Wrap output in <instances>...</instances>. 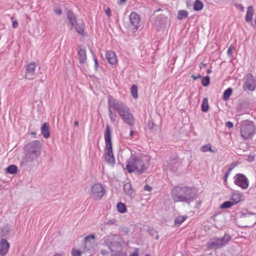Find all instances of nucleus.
<instances>
[{"label":"nucleus","mask_w":256,"mask_h":256,"mask_svg":"<svg viewBox=\"0 0 256 256\" xmlns=\"http://www.w3.org/2000/svg\"><path fill=\"white\" fill-rule=\"evenodd\" d=\"M188 16V12L186 10H180L178 11L177 18L179 20H182Z\"/></svg>","instance_id":"nucleus-25"},{"label":"nucleus","mask_w":256,"mask_h":256,"mask_svg":"<svg viewBox=\"0 0 256 256\" xmlns=\"http://www.w3.org/2000/svg\"><path fill=\"white\" fill-rule=\"evenodd\" d=\"M74 125H75L76 126H78V122H74Z\"/></svg>","instance_id":"nucleus-56"},{"label":"nucleus","mask_w":256,"mask_h":256,"mask_svg":"<svg viewBox=\"0 0 256 256\" xmlns=\"http://www.w3.org/2000/svg\"><path fill=\"white\" fill-rule=\"evenodd\" d=\"M30 146L31 152L30 154H28L26 156L28 158H30V160H32L40 154V142L38 140H35L30 143Z\"/></svg>","instance_id":"nucleus-11"},{"label":"nucleus","mask_w":256,"mask_h":256,"mask_svg":"<svg viewBox=\"0 0 256 256\" xmlns=\"http://www.w3.org/2000/svg\"><path fill=\"white\" fill-rule=\"evenodd\" d=\"M202 110L204 112H206L209 109L208 100L207 98H204L201 106Z\"/></svg>","instance_id":"nucleus-26"},{"label":"nucleus","mask_w":256,"mask_h":256,"mask_svg":"<svg viewBox=\"0 0 256 256\" xmlns=\"http://www.w3.org/2000/svg\"><path fill=\"white\" fill-rule=\"evenodd\" d=\"M191 77L194 80H196L197 78L194 75H192Z\"/></svg>","instance_id":"nucleus-54"},{"label":"nucleus","mask_w":256,"mask_h":256,"mask_svg":"<svg viewBox=\"0 0 256 256\" xmlns=\"http://www.w3.org/2000/svg\"><path fill=\"white\" fill-rule=\"evenodd\" d=\"M6 171L10 174H16L18 172V167L16 165H10L7 168Z\"/></svg>","instance_id":"nucleus-27"},{"label":"nucleus","mask_w":256,"mask_h":256,"mask_svg":"<svg viewBox=\"0 0 256 256\" xmlns=\"http://www.w3.org/2000/svg\"><path fill=\"white\" fill-rule=\"evenodd\" d=\"M41 132L43 136L45 138H48L50 136V128L47 123H44L41 128Z\"/></svg>","instance_id":"nucleus-22"},{"label":"nucleus","mask_w":256,"mask_h":256,"mask_svg":"<svg viewBox=\"0 0 256 256\" xmlns=\"http://www.w3.org/2000/svg\"><path fill=\"white\" fill-rule=\"evenodd\" d=\"M10 248V244L4 238L0 240V255L4 256L8 253Z\"/></svg>","instance_id":"nucleus-17"},{"label":"nucleus","mask_w":256,"mask_h":256,"mask_svg":"<svg viewBox=\"0 0 256 256\" xmlns=\"http://www.w3.org/2000/svg\"><path fill=\"white\" fill-rule=\"evenodd\" d=\"M234 182L242 189H246L249 186V182L246 177L243 174H236L234 177Z\"/></svg>","instance_id":"nucleus-10"},{"label":"nucleus","mask_w":256,"mask_h":256,"mask_svg":"<svg viewBox=\"0 0 256 256\" xmlns=\"http://www.w3.org/2000/svg\"><path fill=\"white\" fill-rule=\"evenodd\" d=\"M100 254L104 256H108L109 253L108 251L104 249H102L100 250Z\"/></svg>","instance_id":"nucleus-40"},{"label":"nucleus","mask_w":256,"mask_h":256,"mask_svg":"<svg viewBox=\"0 0 256 256\" xmlns=\"http://www.w3.org/2000/svg\"><path fill=\"white\" fill-rule=\"evenodd\" d=\"M145 256H149V255L147 254V255H146Z\"/></svg>","instance_id":"nucleus-61"},{"label":"nucleus","mask_w":256,"mask_h":256,"mask_svg":"<svg viewBox=\"0 0 256 256\" xmlns=\"http://www.w3.org/2000/svg\"><path fill=\"white\" fill-rule=\"evenodd\" d=\"M95 236L94 234H90L84 238V246L82 252L86 253L88 256L93 253L96 246Z\"/></svg>","instance_id":"nucleus-7"},{"label":"nucleus","mask_w":256,"mask_h":256,"mask_svg":"<svg viewBox=\"0 0 256 256\" xmlns=\"http://www.w3.org/2000/svg\"><path fill=\"white\" fill-rule=\"evenodd\" d=\"M241 218L246 220L250 221L251 223H254L256 220V216L252 213L247 212L242 214Z\"/></svg>","instance_id":"nucleus-20"},{"label":"nucleus","mask_w":256,"mask_h":256,"mask_svg":"<svg viewBox=\"0 0 256 256\" xmlns=\"http://www.w3.org/2000/svg\"><path fill=\"white\" fill-rule=\"evenodd\" d=\"M2 233L0 234V238L1 236H6L10 231V226L8 225H6L2 228H0Z\"/></svg>","instance_id":"nucleus-29"},{"label":"nucleus","mask_w":256,"mask_h":256,"mask_svg":"<svg viewBox=\"0 0 256 256\" xmlns=\"http://www.w3.org/2000/svg\"><path fill=\"white\" fill-rule=\"evenodd\" d=\"M124 190L127 194L130 196L134 195V192L132 188V184L130 182H126L124 184Z\"/></svg>","instance_id":"nucleus-23"},{"label":"nucleus","mask_w":256,"mask_h":256,"mask_svg":"<svg viewBox=\"0 0 256 256\" xmlns=\"http://www.w3.org/2000/svg\"><path fill=\"white\" fill-rule=\"evenodd\" d=\"M12 27L14 28H16L18 26V24L16 20H14V18H12Z\"/></svg>","instance_id":"nucleus-39"},{"label":"nucleus","mask_w":256,"mask_h":256,"mask_svg":"<svg viewBox=\"0 0 256 256\" xmlns=\"http://www.w3.org/2000/svg\"><path fill=\"white\" fill-rule=\"evenodd\" d=\"M231 236L225 234L222 238H211L207 244V246L210 249H218L226 246L230 240Z\"/></svg>","instance_id":"nucleus-6"},{"label":"nucleus","mask_w":256,"mask_h":256,"mask_svg":"<svg viewBox=\"0 0 256 256\" xmlns=\"http://www.w3.org/2000/svg\"><path fill=\"white\" fill-rule=\"evenodd\" d=\"M203 8V4L200 2L199 0H196L194 8L195 10H201Z\"/></svg>","instance_id":"nucleus-31"},{"label":"nucleus","mask_w":256,"mask_h":256,"mask_svg":"<svg viewBox=\"0 0 256 256\" xmlns=\"http://www.w3.org/2000/svg\"><path fill=\"white\" fill-rule=\"evenodd\" d=\"M104 140L106 147L104 150V159L106 162L110 166H114L116 162L112 149L110 130L109 126H106L104 132Z\"/></svg>","instance_id":"nucleus-4"},{"label":"nucleus","mask_w":256,"mask_h":256,"mask_svg":"<svg viewBox=\"0 0 256 256\" xmlns=\"http://www.w3.org/2000/svg\"><path fill=\"white\" fill-rule=\"evenodd\" d=\"M226 126L227 128H231L233 127L234 125H233V124L230 122H227L226 123Z\"/></svg>","instance_id":"nucleus-41"},{"label":"nucleus","mask_w":256,"mask_h":256,"mask_svg":"<svg viewBox=\"0 0 256 256\" xmlns=\"http://www.w3.org/2000/svg\"><path fill=\"white\" fill-rule=\"evenodd\" d=\"M116 220H112L109 221V223L111 224H114L115 223Z\"/></svg>","instance_id":"nucleus-51"},{"label":"nucleus","mask_w":256,"mask_h":256,"mask_svg":"<svg viewBox=\"0 0 256 256\" xmlns=\"http://www.w3.org/2000/svg\"><path fill=\"white\" fill-rule=\"evenodd\" d=\"M240 200V196L238 193H233L230 201H227L222 204L220 208H230L234 204L238 203Z\"/></svg>","instance_id":"nucleus-12"},{"label":"nucleus","mask_w":256,"mask_h":256,"mask_svg":"<svg viewBox=\"0 0 256 256\" xmlns=\"http://www.w3.org/2000/svg\"><path fill=\"white\" fill-rule=\"evenodd\" d=\"M78 54L80 62L82 64L86 62L87 60L86 50L84 48H80L78 50Z\"/></svg>","instance_id":"nucleus-18"},{"label":"nucleus","mask_w":256,"mask_h":256,"mask_svg":"<svg viewBox=\"0 0 256 256\" xmlns=\"http://www.w3.org/2000/svg\"><path fill=\"white\" fill-rule=\"evenodd\" d=\"M54 12L58 15H60L62 14V10L60 8H56L54 10Z\"/></svg>","instance_id":"nucleus-44"},{"label":"nucleus","mask_w":256,"mask_h":256,"mask_svg":"<svg viewBox=\"0 0 256 256\" xmlns=\"http://www.w3.org/2000/svg\"><path fill=\"white\" fill-rule=\"evenodd\" d=\"M104 10L105 14H106V15L110 17L112 16L111 10H110V9L108 7L104 6Z\"/></svg>","instance_id":"nucleus-38"},{"label":"nucleus","mask_w":256,"mask_h":256,"mask_svg":"<svg viewBox=\"0 0 256 256\" xmlns=\"http://www.w3.org/2000/svg\"><path fill=\"white\" fill-rule=\"evenodd\" d=\"M253 160H254V158H253V156H248V160H249L250 162L253 161Z\"/></svg>","instance_id":"nucleus-50"},{"label":"nucleus","mask_w":256,"mask_h":256,"mask_svg":"<svg viewBox=\"0 0 256 256\" xmlns=\"http://www.w3.org/2000/svg\"><path fill=\"white\" fill-rule=\"evenodd\" d=\"M30 134H32V135H36V133H35V132H32L30 133Z\"/></svg>","instance_id":"nucleus-59"},{"label":"nucleus","mask_w":256,"mask_h":256,"mask_svg":"<svg viewBox=\"0 0 256 256\" xmlns=\"http://www.w3.org/2000/svg\"><path fill=\"white\" fill-rule=\"evenodd\" d=\"M106 58L108 62L112 65H116L117 64L118 60L116 54L111 51L108 50L106 52Z\"/></svg>","instance_id":"nucleus-16"},{"label":"nucleus","mask_w":256,"mask_h":256,"mask_svg":"<svg viewBox=\"0 0 256 256\" xmlns=\"http://www.w3.org/2000/svg\"><path fill=\"white\" fill-rule=\"evenodd\" d=\"M172 199L175 202H188L196 197V191L189 187H176L172 192Z\"/></svg>","instance_id":"nucleus-3"},{"label":"nucleus","mask_w":256,"mask_h":256,"mask_svg":"<svg viewBox=\"0 0 256 256\" xmlns=\"http://www.w3.org/2000/svg\"><path fill=\"white\" fill-rule=\"evenodd\" d=\"M150 158L146 155L132 156L126 162V168L128 172H144L148 168Z\"/></svg>","instance_id":"nucleus-2"},{"label":"nucleus","mask_w":256,"mask_h":256,"mask_svg":"<svg viewBox=\"0 0 256 256\" xmlns=\"http://www.w3.org/2000/svg\"><path fill=\"white\" fill-rule=\"evenodd\" d=\"M134 134V132L132 130H131L130 132V136H132Z\"/></svg>","instance_id":"nucleus-52"},{"label":"nucleus","mask_w":256,"mask_h":256,"mask_svg":"<svg viewBox=\"0 0 256 256\" xmlns=\"http://www.w3.org/2000/svg\"><path fill=\"white\" fill-rule=\"evenodd\" d=\"M254 14V10L252 6H248L246 15V20L247 22H250L252 20Z\"/></svg>","instance_id":"nucleus-21"},{"label":"nucleus","mask_w":256,"mask_h":256,"mask_svg":"<svg viewBox=\"0 0 256 256\" xmlns=\"http://www.w3.org/2000/svg\"><path fill=\"white\" fill-rule=\"evenodd\" d=\"M67 18L72 26H74L78 22L74 14L71 11L68 12Z\"/></svg>","instance_id":"nucleus-24"},{"label":"nucleus","mask_w":256,"mask_h":256,"mask_svg":"<svg viewBox=\"0 0 256 256\" xmlns=\"http://www.w3.org/2000/svg\"><path fill=\"white\" fill-rule=\"evenodd\" d=\"M130 93L132 96L134 98H137L138 97V88L136 85H132L130 88Z\"/></svg>","instance_id":"nucleus-30"},{"label":"nucleus","mask_w":256,"mask_h":256,"mask_svg":"<svg viewBox=\"0 0 256 256\" xmlns=\"http://www.w3.org/2000/svg\"><path fill=\"white\" fill-rule=\"evenodd\" d=\"M203 86H206L210 84V78L208 76L204 77L202 80Z\"/></svg>","instance_id":"nucleus-34"},{"label":"nucleus","mask_w":256,"mask_h":256,"mask_svg":"<svg viewBox=\"0 0 256 256\" xmlns=\"http://www.w3.org/2000/svg\"><path fill=\"white\" fill-rule=\"evenodd\" d=\"M110 256H127V254L125 252L122 251L114 252Z\"/></svg>","instance_id":"nucleus-37"},{"label":"nucleus","mask_w":256,"mask_h":256,"mask_svg":"<svg viewBox=\"0 0 256 256\" xmlns=\"http://www.w3.org/2000/svg\"><path fill=\"white\" fill-rule=\"evenodd\" d=\"M126 1V0H120V2L121 3L124 2Z\"/></svg>","instance_id":"nucleus-58"},{"label":"nucleus","mask_w":256,"mask_h":256,"mask_svg":"<svg viewBox=\"0 0 256 256\" xmlns=\"http://www.w3.org/2000/svg\"><path fill=\"white\" fill-rule=\"evenodd\" d=\"M156 238L158 239V236H156Z\"/></svg>","instance_id":"nucleus-60"},{"label":"nucleus","mask_w":256,"mask_h":256,"mask_svg":"<svg viewBox=\"0 0 256 256\" xmlns=\"http://www.w3.org/2000/svg\"><path fill=\"white\" fill-rule=\"evenodd\" d=\"M54 256H62V255L60 254H56Z\"/></svg>","instance_id":"nucleus-55"},{"label":"nucleus","mask_w":256,"mask_h":256,"mask_svg":"<svg viewBox=\"0 0 256 256\" xmlns=\"http://www.w3.org/2000/svg\"><path fill=\"white\" fill-rule=\"evenodd\" d=\"M129 20L130 24L134 28L138 30L140 28V18L138 14L134 12H132L129 16Z\"/></svg>","instance_id":"nucleus-14"},{"label":"nucleus","mask_w":256,"mask_h":256,"mask_svg":"<svg viewBox=\"0 0 256 256\" xmlns=\"http://www.w3.org/2000/svg\"><path fill=\"white\" fill-rule=\"evenodd\" d=\"M130 256H138V249H136L134 252L130 255Z\"/></svg>","instance_id":"nucleus-45"},{"label":"nucleus","mask_w":256,"mask_h":256,"mask_svg":"<svg viewBox=\"0 0 256 256\" xmlns=\"http://www.w3.org/2000/svg\"><path fill=\"white\" fill-rule=\"evenodd\" d=\"M202 152H206L208 151H210V152H214V150L212 149V146L210 144H208L204 146L202 148Z\"/></svg>","instance_id":"nucleus-33"},{"label":"nucleus","mask_w":256,"mask_h":256,"mask_svg":"<svg viewBox=\"0 0 256 256\" xmlns=\"http://www.w3.org/2000/svg\"><path fill=\"white\" fill-rule=\"evenodd\" d=\"M82 253H83L82 251L81 252L80 250H77L74 248H73L72 250V254L73 256H80Z\"/></svg>","instance_id":"nucleus-36"},{"label":"nucleus","mask_w":256,"mask_h":256,"mask_svg":"<svg viewBox=\"0 0 256 256\" xmlns=\"http://www.w3.org/2000/svg\"><path fill=\"white\" fill-rule=\"evenodd\" d=\"M232 88H227L224 92L223 99L224 100H226L229 99L230 97L232 94Z\"/></svg>","instance_id":"nucleus-28"},{"label":"nucleus","mask_w":256,"mask_h":256,"mask_svg":"<svg viewBox=\"0 0 256 256\" xmlns=\"http://www.w3.org/2000/svg\"><path fill=\"white\" fill-rule=\"evenodd\" d=\"M106 194V190L103 186L97 183L93 185L90 190V194L94 200L101 199Z\"/></svg>","instance_id":"nucleus-8"},{"label":"nucleus","mask_w":256,"mask_h":256,"mask_svg":"<svg viewBox=\"0 0 256 256\" xmlns=\"http://www.w3.org/2000/svg\"><path fill=\"white\" fill-rule=\"evenodd\" d=\"M114 239V237L110 236L108 240V241L106 242L109 248L112 253L122 252L121 245Z\"/></svg>","instance_id":"nucleus-13"},{"label":"nucleus","mask_w":256,"mask_h":256,"mask_svg":"<svg viewBox=\"0 0 256 256\" xmlns=\"http://www.w3.org/2000/svg\"><path fill=\"white\" fill-rule=\"evenodd\" d=\"M187 218V216H178L174 220V224H180L182 222H183Z\"/></svg>","instance_id":"nucleus-32"},{"label":"nucleus","mask_w":256,"mask_h":256,"mask_svg":"<svg viewBox=\"0 0 256 256\" xmlns=\"http://www.w3.org/2000/svg\"><path fill=\"white\" fill-rule=\"evenodd\" d=\"M94 62H95L96 67H97L98 66V60L96 59V58H94Z\"/></svg>","instance_id":"nucleus-49"},{"label":"nucleus","mask_w":256,"mask_h":256,"mask_svg":"<svg viewBox=\"0 0 256 256\" xmlns=\"http://www.w3.org/2000/svg\"><path fill=\"white\" fill-rule=\"evenodd\" d=\"M255 130V126L253 122L244 120L241 122L240 126V135L244 140L252 138L254 135Z\"/></svg>","instance_id":"nucleus-5"},{"label":"nucleus","mask_w":256,"mask_h":256,"mask_svg":"<svg viewBox=\"0 0 256 256\" xmlns=\"http://www.w3.org/2000/svg\"><path fill=\"white\" fill-rule=\"evenodd\" d=\"M108 104L118 112L124 122L130 126L134 125L135 118L134 114L130 112V108L122 102L114 100L112 96H110L108 97Z\"/></svg>","instance_id":"nucleus-1"},{"label":"nucleus","mask_w":256,"mask_h":256,"mask_svg":"<svg viewBox=\"0 0 256 256\" xmlns=\"http://www.w3.org/2000/svg\"><path fill=\"white\" fill-rule=\"evenodd\" d=\"M126 210L127 209H117V211L120 213V214H124V213H126Z\"/></svg>","instance_id":"nucleus-47"},{"label":"nucleus","mask_w":256,"mask_h":256,"mask_svg":"<svg viewBox=\"0 0 256 256\" xmlns=\"http://www.w3.org/2000/svg\"><path fill=\"white\" fill-rule=\"evenodd\" d=\"M36 65L34 62L29 63L26 68V78L31 80L33 78V76L35 75V69Z\"/></svg>","instance_id":"nucleus-15"},{"label":"nucleus","mask_w":256,"mask_h":256,"mask_svg":"<svg viewBox=\"0 0 256 256\" xmlns=\"http://www.w3.org/2000/svg\"><path fill=\"white\" fill-rule=\"evenodd\" d=\"M116 208H126V206L124 203L120 202L117 204Z\"/></svg>","instance_id":"nucleus-43"},{"label":"nucleus","mask_w":256,"mask_h":256,"mask_svg":"<svg viewBox=\"0 0 256 256\" xmlns=\"http://www.w3.org/2000/svg\"><path fill=\"white\" fill-rule=\"evenodd\" d=\"M76 32L82 36L84 35V24L82 22H77L73 26Z\"/></svg>","instance_id":"nucleus-19"},{"label":"nucleus","mask_w":256,"mask_h":256,"mask_svg":"<svg viewBox=\"0 0 256 256\" xmlns=\"http://www.w3.org/2000/svg\"><path fill=\"white\" fill-rule=\"evenodd\" d=\"M211 72H212V70H207V73H208V74H210V73H211Z\"/></svg>","instance_id":"nucleus-57"},{"label":"nucleus","mask_w":256,"mask_h":256,"mask_svg":"<svg viewBox=\"0 0 256 256\" xmlns=\"http://www.w3.org/2000/svg\"><path fill=\"white\" fill-rule=\"evenodd\" d=\"M256 88V82L253 75L250 73L246 75V80L244 84L243 88L245 91L252 92Z\"/></svg>","instance_id":"nucleus-9"},{"label":"nucleus","mask_w":256,"mask_h":256,"mask_svg":"<svg viewBox=\"0 0 256 256\" xmlns=\"http://www.w3.org/2000/svg\"><path fill=\"white\" fill-rule=\"evenodd\" d=\"M206 66V64L201 63L200 65V69L202 68H204Z\"/></svg>","instance_id":"nucleus-48"},{"label":"nucleus","mask_w":256,"mask_h":256,"mask_svg":"<svg viewBox=\"0 0 256 256\" xmlns=\"http://www.w3.org/2000/svg\"><path fill=\"white\" fill-rule=\"evenodd\" d=\"M108 107H109V108H108L109 116H110L111 122H114L116 121V116L115 114H113V112L111 110L112 108H110L109 106H108Z\"/></svg>","instance_id":"nucleus-35"},{"label":"nucleus","mask_w":256,"mask_h":256,"mask_svg":"<svg viewBox=\"0 0 256 256\" xmlns=\"http://www.w3.org/2000/svg\"><path fill=\"white\" fill-rule=\"evenodd\" d=\"M234 50V47L230 46L229 48L228 49V52H227L228 54V55H230V56L232 55V52H233Z\"/></svg>","instance_id":"nucleus-42"},{"label":"nucleus","mask_w":256,"mask_h":256,"mask_svg":"<svg viewBox=\"0 0 256 256\" xmlns=\"http://www.w3.org/2000/svg\"><path fill=\"white\" fill-rule=\"evenodd\" d=\"M228 176V173L226 174L225 175V181L226 182L227 180Z\"/></svg>","instance_id":"nucleus-53"},{"label":"nucleus","mask_w":256,"mask_h":256,"mask_svg":"<svg viewBox=\"0 0 256 256\" xmlns=\"http://www.w3.org/2000/svg\"><path fill=\"white\" fill-rule=\"evenodd\" d=\"M144 190H146V191H150L151 190H152V188L151 186H150L148 184H146L144 186Z\"/></svg>","instance_id":"nucleus-46"}]
</instances>
